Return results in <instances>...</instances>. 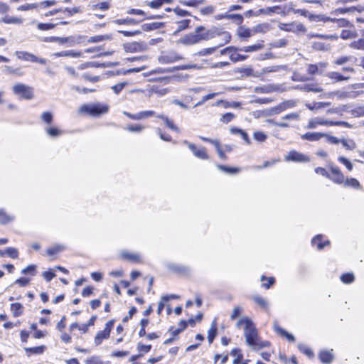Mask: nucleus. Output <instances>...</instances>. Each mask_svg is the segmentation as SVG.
I'll return each mask as SVG.
<instances>
[{"label":"nucleus","mask_w":364,"mask_h":364,"mask_svg":"<svg viewBox=\"0 0 364 364\" xmlns=\"http://www.w3.org/2000/svg\"><path fill=\"white\" fill-rule=\"evenodd\" d=\"M321 237H322L321 235H318L317 236H316L315 237H314L312 239L313 245L316 246L317 249L319 250H322L325 245L329 244V241H326L324 243H322L321 242Z\"/></svg>","instance_id":"36"},{"label":"nucleus","mask_w":364,"mask_h":364,"mask_svg":"<svg viewBox=\"0 0 364 364\" xmlns=\"http://www.w3.org/2000/svg\"><path fill=\"white\" fill-rule=\"evenodd\" d=\"M192 151L193 155L200 159H208L209 158L204 147L197 148L195 144L188 142L186 140L183 141Z\"/></svg>","instance_id":"9"},{"label":"nucleus","mask_w":364,"mask_h":364,"mask_svg":"<svg viewBox=\"0 0 364 364\" xmlns=\"http://www.w3.org/2000/svg\"><path fill=\"white\" fill-rule=\"evenodd\" d=\"M328 78L333 80V82H341V81H346L348 80L350 78V76L349 75H341L340 73L338 72H328L326 75Z\"/></svg>","instance_id":"19"},{"label":"nucleus","mask_w":364,"mask_h":364,"mask_svg":"<svg viewBox=\"0 0 364 364\" xmlns=\"http://www.w3.org/2000/svg\"><path fill=\"white\" fill-rule=\"evenodd\" d=\"M285 68L286 67L284 65H271V66L265 67L261 70L260 76L263 75L267 73H275V72H278L281 70H284Z\"/></svg>","instance_id":"30"},{"label":"nucleus","mask_w":364,"mask_h":364,"mask_svg":"<svg viewBox=\"0 0 364 364\" xmlns=\"http://www.w3.org/2000/svg\"><path fill=\"white\" fill-rule=\"evenodd\" d=\"M218 95H219L218 92H214V93H210V94H208V95H206L203 96L202 97V100L195 105V107H198V106L202 105L206 101H208V100H209L210 99L214 98L215 96H217Z\"/></svg>","instance_id":"53"},{"label":"nucleus","mask_w":364,"mask_h":364,"mask_svg":"<svg viewBox=\"0 0 364 364\" xmlns=\"http://www.w3.org/2000/svg\"><path fill=\"white\" fill-rule=\"evenodd\" d=\"M281 104L283 107L284 110H286L287 109L293 108V107H296V101L293 100H286V101L282 102Z\"/></svg>","instance_id":"61"},{"label":"nucleus","mask_w":364,"mask_h":364,"mask_svg":"<svg viewBox=\"0 0 364 364\" xmlns=\"http://www.w3.org/2000/svg\"><path fill=\"white\" fill-rule=\"evenodd\" d=\"M235 117V115L231 112H228L224 114L220 121L224 124H228Z\"/></svg>","instance_id":"55"},{"label":"nucleus","mask_w":364,"mask_h":364,"mask_svg":"<svg viewBox=\"0 0 364 364\" xmlns=\"http://www.w3.org/2000/svg\"><path fill=\"white\" fill-rule=\"evenodd\" d=\"M341 143L348 150H353L356 148V143L350 139H341Z\"/></svg>","instance_id":"38"},{"label":"nucleus","mask_w":364,"mask_h":364,"mask_svg":"<svg viewBox=\"0 0 364 364\" xmlns=\"http://www.w3.org/2000/svg\"><path fill=\"white\" fill-rule=\"evenodd\" d=\"M323 97L327 98H333L336 97L338 100L346 99L350 97V93L345 91L336 90L333 92H329L323 95Z\"/></svg>","instance_id":"17"},{"label":"nucleus","mask_w":364,"mask_h":364,"mask_svg":"<svg viewBox=\"0 0 364 364\" xmlns=\"http://www.w3.org/2000/svg\"><path fill=\"white\" fill-rule=\"evenodd\" d=\"M341 280L345 284H350L354 281V275L352 273L343 274L341 277Z\"/></svg>","instance_id":"57"},{"label":"nucleus","mask_w":364,"mask_h":364,"mask_svg":"<svg viewBox=\"0 0 364 364\" xmlns=\"http://www.w3.org/2000/svg\"><path fill=\"white\" fill-rule=\"evenodd\" d=\"M343 183L346 186H350V187H353L356 189L361 188L360 182L356 178H354L345 179V181L343 182Z\"/></svg>","instance_id":"37"},{"label":"nucleus","mask_w":364,"mask_h":364,"mask_svg":"<svg viewBox=\"0 0 364 364\" xmlns=\"http://www.w3.org/2000/svg\"><path fill=\"white\" fill-rule=\"evenodd\" d=\"M237 35L241 39L247 41L248 38L254 36L252 28H247L244 26H239L237 29Z\"/></svg>","instance_id":"14"},{"label":"nucleus","mask_w":364,"mask_h":364,"mask_svg":"<svg viewBox=\"0 0 364 364\" xmlns=\"http://www.w3.org/2000/svg\"><path fill=\"white\" fill-rule=\"evenodd\" d=\"M286 161H291L295 162H309L310 159L306 155L298 152L296 151H289L287 155L285 156Z\"/></svg>","instance_id":"11"},{"label":"nucleus","mask_w":364,"mask_h":364,"mask_svg":"<svg viewBox=\"0 0 364 364\" xmlns=\"http://www.w3.org/2000/svg\"><path fill=\"white\" fill-rule=\"evenodd\" d=\"M252 299L256 304H257L262 308L267 309L268 307V302L262 297L259 296H254L252 297Z\"/></svg>","instance_id":"50"},{"label":"nucleus","mask_w":364,"mask_h":364,"mask_svg":"<svg viewBox=\"0 0 364 364\" xmlns=\"http://www.w3.org/2000/svg\"><path fill=\"white\" fill-rule=\"evenodd\" d=\"M309 18L311 19V20H313V21H324V22H328V21H331V22H334L336 21V18H331V17H328V16H326L324 15H310L309 16Z\"/></svg>","instance_id":"34"},{"label":"nucleus","mask_w":364,"mask_h":364,"mask_svg":"<svg viewBox=\"0 0 364 364\" xmlns=\"http://www.w3.org/2000/svg\"><path fill=\"white\" fill-rule=\"evenodd\" d=\"M217 167L219 170L229 174H235L239 172V169L237 168L228 167L223 165H218Z\"/></svg>","instance_id":"46"},{"label":"nucleus","mask_w":364,"mask_h":364,"mask_svg":"<svg viewBox=\"0 0 364 364\" xmlns=\"http://www.w3.org/2000/svg\"><path fill=\"white\" fill-rule=\"evenodd\" d=\"M236 326L237 328L244 326V337L245 338V342L252 350H259L270 346V343L269 341L261 339L257 329L252 321L249 318L243 317L240 318L236 323Z\"/></svg>","instance_id":"1"},{"label":"nucleus","mask_w":364,"mask_h":364,"mask_svg":"<svg viewBox=\"0 0 364 364\" xmlns=\"http://www.w3.org/2000/svg\"><path fill=\"white\" fill-rule=\"evenodd\" d=\"M313 48L319 50H327L329 49V46L322 42H314L313 43Z\"/></svg>","instance_id":"63"},{"label":"nucleus","mask_w":364,"mask_h":364,"mask_svg":"<svg viewBox=\"0 0 364 364\" xmlns=\"http://www.w3.org/2000/svg\"><path fill=\"white\" fill-rule=\"evenodd\" d=\"M55 57H71V58H78L82 56V53L80 51H75L73 50H63L60 52H57L53 54Z\"/></svg>","instance_id":"18"},{"label":"nucleus","mask_w":364,"mask_h":364,"mask_svg":"<svg viewBox=\"0 0 364 364\" xmlns=\"http://www.w3.org/2000/svg\"><path fill=\"white\" fill-rule=\"evenodd\" d=\"M5 252L6 254L9 256L11 258H17L18 257V250L16 249V248H14V247H7L6 250H5Z\"/></svg>","instance_id":"62"},{"label":"nucleus","mask_w":364,"mask_h":364,"mask_svg":"<svg viewBox=\"0 0 364 364\" xmlns=\"http://www.w3.org/2000/svg\"><path fill=\"white\" fill-rule=\"evenodd\" d=\"M14 217L8 215L4 210L0 209V223L7 224L14 220Z\"/></svg>","instance_id":"39"},{"label":"nucleus","mask_w":364,"mask_h":364,"mask_svg":"<svg viewBox=\"0 0 364 364\" xmlns=\"http://www.w3.org/2000/svg\"><path fill=\"white\" fill-rule=\"evenodd\" d=\"M296 88L304 92H321L323 91V89L321 87L314 84L297 85Z\"/></svg>","instance_id":"20"},{"label":"nucleus","mask_w":364,"mask_h":364,"mask_svg":"<svg viewBox=\"0 0 364 364\" xmlns=\"http://www.w3.org/2000/svg\"><path fill=\"white\" fill-rule=\"evenodd\" d=\"M4 70L8 74L16 75L17 76L23 75V73L21 71L20 68H13L11 66L6 65L4 66Z\"/></svg>","instance_id":"49"},{"label":"nucleus","mask_w":364,"mask_h":364,"mask_svg":"<svg viewBox=\"0 0 364 364\" xmlns=\"http://www.w3.org/2000/svg\"><path fill=\"white\" fill-rule=\"evenodd\" d=\"M324 136V133L322 132H306L301 135V138L304 140L310 141H317Z\"/></svg>","instance_id":"16"},{"label":"nucleus","mask_w":364,"mask_h":364,"mask_svg":"<svg viewBox=\"0 0 364 364\" xmlns=\"http://www.w3.org/2000/svg\"><path fill=\"white\" fill-rule=\"evenodd\" d=\"M274 330L277 333L282 335V336L286 337L288 341L291 342H294L295 341V338L293 335L289 334L284 329L282 328L277 323V321L274 322Z\"/></svg>","instance_id":"22"},{"label":"nucleus","mask_w":364,"mask_h":364,"mask_svg":"<svg viewBox=\"0 0 364 364\" xmlns=\"http://www.w3.org/2000/svg\"><path fill=\"white\" fill-rule=\"evenodd\" d=\"M262 43H263V41H262V43H257L255 45L247 46H245L242 48H240L239 50H240V51H244L246 53L256 52V51L263 49L264 44Z\"/></svg>","instance_id":"28"},{"label":"nucleus","mask_w":364,"mask_h":364,"mask_svg":"<svg viewBox=\"0 0 364 364\" xmlns=\"http://www.w3.org/2000/svg\"><path fill=\"white\" fill-rule=\"evenodd\" d=\"M213 38H215V31H208L204 26H200L196 27L193 32L181 38L178 43L184 46H192Z\"/></svg>","instance_id":"2"},{"label":"nucleus","mask_w":364,"mask_h":364,"mask_svg":"<svg viewBox=\"0 0 364 364\" xmlns=\"http://www.w3.org/2000/svg\"><path fill=\"white\" fill-rule=\"evenodd\" d=\"M46 134L51 137H56L63 134V131L53 127H49L46 129Z\"/></svg>","instance_id":"40"},{"label":"nucleus","mask_w":364,"mask_h":364,"mask_svg":"<svg viewBox=\"0 0 364 364\" xmlns=\"http://www.w3.org/2000/svg\"><path fill=\"white\" fill-rule=\"evenodd\" d=\"M109 107L106 105H83L80 107L79 112L80 113H87L92 116H100L102 114L108 112Z\"/></svg>","instance_id":"3"},{"label":"nucleus","mask_w":364,"mask_h":364,"mask_svg":"<svg viewBox=\"0 0 364 364\" xmlns=\"http://www.w3.org/2000/svg\"><path fill=\"white\" fill-rule=\"evenodd\" d=\"M318 126H332V121L324 119L321 117H316L309 120L306 128L308 129H316Z\"/></svg>","instance_id":"7"},{"label":"nucleus","mask_w":364,"mask_h":364,"mask_svg":"<svg viewBox=\"0 0 364 364\" xmlns=\"http://www.w3.org/2000/svg\"><path fill=\"white\" fill-rule=\"evenodd\" d=\"M357 33L352 30H343L341 33V38L343 39H351L355 38Z\"/></svg>","instance_id":"44"},{"label":"nucleus","mask_w":364,"mask_h":364,"mask_svg":"<svg viewBox=\"0 0 364 364\" xmlns=\"http://www.w3.org/2000/svg\"><path fill=\"white\" fill-rule=\"evenodd\" d=\"M338 160L340 163L343 164L346 167V168L348 170V171H352L353 168V164L351 163V161L350 160H348L347 158L344 157V156H339L338 158Z\"/></svg>","instance_id":"48"},{"label":"nucleus","mask_w":364,"mask_h":364,"mask_svg":"<svg viewBox=\"0 0 364 364\" xmlns=\"http://www.w3.org/2000/svg\"><path fill=\"white\" fill-rule=\"evenodd\" d=\"M279 90V85H267L263 87H256L255 91L261 93H271L273 92H277Z\"/></svg>","instance_id":"21"},{"label":"nucleus","mask_w":364,"mask_h":364,"mask_svg":"<svg viewBox=\"0 0 364 364\" xmlns=\"http://www.w3.org/2000/svg\"><path fill=\"white\" fill-rule=\"evenodd\" d=\"M120 255L123 259L129 260L132 262L138 263L140 262V256L136 253H130L123 251L120 253Z\"/></svg>","instance_id":"25"},{"label":"nucleus","mask_w":364,"mask_h":364,"mask_svg":"<svg viewBox=\"0 0 364 364\" xmlns=\"http://www.w3.org/2000/svg\"><path fill=\"white\" fill-rule=\"evenodd\" d=\"M239 49L240 48L234 47V50L230 53V59L231 61L235 63L238 61H243L247 58V55L237 53V52L240 51Z\"/></svg>","instance_id":"24"},{"label":"nucleus","mask_w":364,"mask_h":364,"mask_svg":"<svg viewBox=\"0 0 364 364\" xmlns=\"http://www.w3.org/2000/svg\"><path fill=\"white\" fill-rule=\"evenodd\" d=\"M330 171L331 174L328 178L332 180L334 183L338 184L343 183V182L345 181V176L338 167L334 165H331Z\"/></svg>","instance_id":"10"},{"label":"nucleus","mask_w":364,"mask_h":364,"mask_svg":"<svg viewBox=\"0 0 364 364\" xmlns=\"http://www.w3.org/2000/svg\"><path fill=\"white\" fill-rule=\"evenodd\" d=\"M41 119L47 124H50L53 121V114L50 112H44L41 114Z\"/></svg>","instance_id":"59"},{"label":"nucleus","mask_w":364,"mask_h":364,"mask_svg":"<svg viewBox=\"0 0 364 364\" xmlns=\"http://www.w3.org/2000/svg\"><path fill=\"white\" fill-rule=\"evenodd\" d=\"M208 31H215V37L216 36H220L223 40V43H221L219 46H223L228 42H230L231 39V36L229 32L228 31H222L218 30V28H213L210 29H208Z\"/></svg>","instance_id":"15"},{"label":"nucleus","mask_w":364,"mask_h":364,"mask_svg":"<svg viewBox=\"0 0 364 364\" xmlns=\"http://www.w3.org/2000/svg\"><path fill=\"white\" fill-rule=\"evenodd\" d=\"M330 105H331V102H313L311 104L306 105V107L311 111L318 110V109L328 107Z\"/></svg>","instance_id":"27"},{"label":"nucleus","mask_w":364,"mask_h":364,"mask_svg":"<svg viewBox=\"0 0 364 364\" xmlns=\"http://www.w3.org/2000/svg\"><path fill=\"white\" fill-rule=\"evenodd\" d=\"M12 91L14 95H18L25 100H31L34 97L33 87L23 83L15 84L12 87Z\"/></svg>","instance_id":"4"},{"label":"nucleus","mask_w":364,"mask_h":364,"mask_svg":"<svg viewBox=\"0 0 364 364\" xmlns=\"http://www.w3.org/2000/svg\"><path fill=\"white\" fill-rule=\"evenodd\" d=\"M114 22L118 25H122V24L136 25L139 23V21H136L135 19H134L132 18L116 19Z\"/></svg>","instance_id":"42"},{"label":"nucleus","mask_w":364,"mask_h":364,"mask_svg":"<svg viewBox=\"0 0 364 364\" xmlns=\"http://www.w3.org/2000/svg\"><path fill=\"white\" fill-rule=\"evenodd\" d=\"M127 85L126 82H120L112 87V90L117 95H118L123 88Z\"/></svg>","instance_id":"64"},{"label":"nucleus","mask_w":364,"mask_h":364,"mask_svg":"<svg viewBox=\"0 0 364 364\" xmlns=\"http://www.w3.org/2000/svg\"><path fill=\"white\" fill-rule=\"evenodd\" d=\"M218 46H215L212 48H203L201 50L196 53L194 55L198 56H205L212 55L218 48Z\"/></svg>","instance_id":"41"},{"label":"nucleus","mask_w":364,"mask_h":364,"mask_svg":"<svg viewBox=\"0 0 364 364\" xmlns=\"http://www.w3.org/2000/svg\"><path fill=\"white\" fill-rule=\"evenodd\" d=\"M1 21L6 24H21L23 20L18 17L6 16L1 18Z\"/></svg>","instance_id":"32"},{"label":"nucleus","mask_w":364,"mask_h":364,"mask_svg":"<svg viewBox=\"0 0 364 364\" xmlns=\"http://www.w3.org/2000/svg\"><path fill=\"white\" fill-rule=\"evenodd\" d=\"M298 348L299 350L304 354L306 355L309 358H312L314 357V353L312 350L304 344H299Z\"/></svg>","instance_id":"43"},{"label":"nucleus","mask_w":364,"mask_h":364,"mask_svg":"<svg viewBox=\"0 0 364 364\" xmlns=\"http://www.w3.org/2000/svg\"><path fill=\"white\" fill-rule=\"evenodd\" d=\"M183 59V57L178 55L176 52L171 51L160 55L159 57V62L162 64H168Z\"/></svg>","instance_id":"8"},{"label":"nucleus","mask_w":364,"mask_h":364,"mask_svg":"<svg viewBox=\"0 0 364 364\" xmlns=\"http://www.w3.org/2000/svg\"><path fill=\"white\" fill-rule=\"evenodd\" d=\"M145 127L139 124H131L128 125L126 128L129 132H141Z\"/></svg>","instance_id":"54"},{"label":"nucleus","mask_w":364,"mask_h":364,"mask_svg":"<svg viewBox=\"0 0 364 364\" xmlns=\"http://www.w3.org/2000/svg\"><path fill=\"white\" fill-rule=\"evenodd\" d=\"M110 333L107 330H103L97 333L95 338V343L96 346H99L102 343L104 339H107L109 337Z\"/></svg>","instance_id":"26"},{"label":"nucleus","mask_w":364,"mask_h":364,"mask_svg":"<svg viewBox=\"0 0 364 364\" xmlns=\"http://www.w3.org/2000/svg\"><path fill=\"white\" fill-rule=\"evenodd\" d=\"M65 249V247L61 245H56L50 248H48L46 250V253L48 255H53L57 254L58 252L63 250Z\"/></svg>","instance_id":"45"},{"label":"nucleus","mask_w":364,"mask_h":364,"mask_svg":"<svg viewBox=\"0 0 364 364\" xmlns=\"http://www.w3.org/2000/svg\"><path fill=\"white\" fill-rule=\"evenodd\" d=\"M82 39L81 36H70V37H53L50 41H56L60 43H68L69 46H73L80 43Z\"/></svg>","instance_id":"12"},{"label":"nucleus","mask_w":364,"mask_h":364,"mask_svg":"<svg viewBox=\"0 0 364 364\" xmlns=\"http://www.w3.org/2000/svg\"><path fill=\"white\" fill-rule=\"evenodd\" d=\"M190 22H191V20H189V19H185V20H182L181 21L177 22L178 28L176 29L175 33L180 32L182 30L187 28L189 26Z\"/></svg>","instance_id":"51"},{"label":"nucleus","mask_w":364,"mask_h":364,"mask_svg":"<svg viewBox=\"0 0 364 364\" xmlns=\"http://www.w3.org/2000/svg\"><path fill=\"white\" fill-rule=\"evenodd\" d=\"M254 139L257 141H259V142H262V141H264L267 138V136L262 132H255L254 133Z\"/></svg>","instance_id":"60"},{"label":"nucleus","mask_w":364,"mask_h":364,"mask_svg":"<svg viewBox=\"0 0 364 364\" xmlns=\"http://www.w3.org/2000/svg\"><path fill=\"white\" fill-rule=\"evenodd\" d=\"M318 357L321 361L325 364H328L333 360V355L328 350H321Z\"/></svg>","instance_id":"23"},{"label":"nucleus","mask_w":364,"mask_h":364,"mask_svg":"<svg viewBox=\"0 0 364 364\" xmlns=\"http://www.w3.org/2000/svg\"><path fill=\"white\" fill-rule=\"evenodd\" d=\"M23 309V305L20 303H14L11 305V310L15 317H18L22 314Z\"/></svg>","instance_id":"35"},{"label":"nucleus","mask_w":364,"mask_h":364,"mask_svg":"<svg viewBox=\"0 0 364 364\" xmlns=\"http://www.w3.org/2000/svg\"><path fill=\"white\" fill-rule=\"evenodd\" d=\"M123 114L131 119L140 120L155 115V112L152 110L141 111L136 114H131L128 112H123Z\"/></svg>","instance_id":"13"},{"label":"nucleus","mask_w":364,"mask_h":364,"mask_svg":"<svg viewBox=\"0 0 364 364\" xmlns=\"http://www.w3.org/2000/svg\"><path fill=\"white\" fill-rule=\"evenodd\" d=\"M278 27L280 30L287 32H293L296 34L305 33L306 32V28L303 23L297 21H294L289 23H279Z\"/></svg>","instance_id":"5"},{"label":"nucleus","mask_w":364,"mask_h":364,"mask_svg":"<svg viewBox=\"0 0 364 364\" xmlns=\"http://www.w3.org/2000/svg\"><path fill=\"white\" fill-rule=\"evenodd\" d=\"M225 18L232 19L237 21V23L240 24L243 21V17L241 14H225L224 16Z\"/></svg>","instance_id":"52"},{"label":"nucleus","mask_w":364,"mask_h":364,"mask_svg":"<svg viewBox=\"0 0 364 364\" xmlns=\"http://www.w3.org/2000/svg\"><path fill=\"white\" fill-rule=\"evenodd\" d=\"M217 334V323L215 319L211 324V327L208 331V340L210 343H212Z\"/></svg>","instance_id":"33"},{"label":"nucleus","mask_w":364,"mask_h":364,"mask_svg":"<svg viewBox=\"0 0 364 364\" xmlns=\"http://www.w3.org/2000/svg\"><path fill=\"white\" fill-rule=\"evenodd\" d=\"M270 29V26L268 23H262L256 25L252 28L254 35L256 33H265Z\"/></svg>","instance_id":"29"},{"label":"nucleus","mask_w":364,"mask_h":364,"mask_svg":"<svg viewBox=\"0 0 364 364\" xmlns=\"http://www.w3.org/2000/svg\"><path fill=\"white\" fill-rule=\"evenodd\" d=\"M15 55L20 60L24 61H30L33 63H38L42 65H46L47 63V60L44 58H40L36 56L35 55L25 52V51H16Z\"/></svg>","instance_id":"6"},{"label":"nucleus","mask_w":364,"mask_h":364,"mask_svg":"<svg viewBox=\"0 0 364 364\" xmlns=\"http://www.w3.org/2000/svg\"><path fill=\"white\" fill-rule=\"evenodd\" d=\"M21 273L23 274H30L32 276L36 275V265L31 264V265L28 266L27 267L24 268L21 271Z\"/></svg>","instance_id":"56"},{"label":"nucleus","mask_w":364,"mask_h":364,"mask_svg":"<svg viewBox=\"0 0 364 364\" xmlns=\"http://www.w3.org/2000/svg\"><path fill=\"white\" fill-rule=\"evenodd\" d=\"M39 7V4L38 3L35 4H27L25 5H21L17 8L18 11H28L31 9H35Z\"/></svg>","instance_id":"58"},{"label":"nucleus","mask_w":364,"mask_h":364,"mask_svg":"<svg viewBox=\"0 0 364 364\" xmlns=\"http://www.w3.org/2000/svg\"><path fill=\"white\" fill-rule=\"evenodd\" d=\"M349 46L354 49L364 50V38L351 42Z\"/></svg>","instance_id":"47"},{"label":"nucleus","mask_w":364,"mask_h":364,"mask_svg":"<svg viewBox=\"0 0 364 364\" xmlns=\"http://www.w3.org/2000/svg\"><path fill=\"white\" fill-rule=\"evenodd\" d=\"M158 118H160L164 120L166 125L171 130L176 131L177 132H179V129L174 124L173 122L171 119H169L168 117L164 114H159L156 116Z\"/></svg>","instance_id":"31"}]
</instances>
